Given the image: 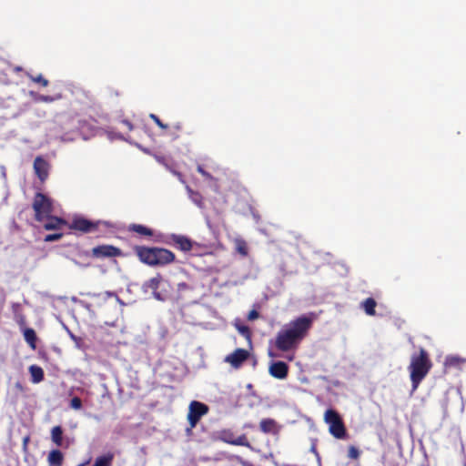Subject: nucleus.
Here are the masks:
<instances>
[{
    "label": "nucleus",
    "instance_id": "dca6fc26",
    "mask_svg": "<svg viewBox=\"0 0 466 466\" xmlns=\"http://www.w3.org/2000/svg\"><path fill=\"white\" fill-rule=\"evenodd\" d=\"M162 281V276L157 274L156 277L151 278L143 284V289L146 290H152L154 297L157 299H160V294L157 292L159 285Z\"/></svg>",
    "mask_w": 466,
    "mask_h": 466
},
{
    "label": "nucleus",
    "instance_id": "a19ab883",
    "mask_svg": "<svg viewBox=\"0 0 466 466\" xmlns=\"http://www.w3.org/2000/svg\"><path fill=\"white\" fill-rule=\"evenodd\" d=\"M183 126L181 123H177L173 126V128L176 130V131H180L182 129Z\"/></svg>",
    "mask_w": 466,
    "mask_h": 466
},
{
    "label": "nucleus",
    "instance_id": "f8f14e48",
    "mask_svg": "<svg viewBox=\"0 0 466 466\" xmlns=\"http://www.w3.org/2000/svg\"><path fill=\"white\" fill-rule=\"evenodd\" d=\"M33 167L35 174L42 182L46 180L49 175L50 165L42 156H37L35 158Z\"/></svg>",
    "mask_w": 466,
    "mask_h": 466
},
{
    "label": "nucleus",
    "instance_id": "2f4dec72",
    "mask_svg": "<svg viewBox=\"0 0 466 466\" xmlns=\"http://www.w3.org/2000/svg\"><path fill=\"white\" fill-rule=\"evenodd\" d=\"M70 407L74 410H80L82 407V400L78 397H74L70 400Z\"/></svg>",
    "mask_w": 466,
    "mask_h": 466
},
{
    "label": "nucleus",
    "instance_id": "20e7f679",
    "mask_svg": "<svg viewBox=\"0 0 466 466\" xmlns=\"http://www.w3.org/2000/svg\"><path fill=\"white\" fill-rule=\"evenodd\" d=\"M68 228L84 234L101 233L112 228V224L104 220H90L84 217H75Z\"/></svg>",
    "mask_w": 466,
    "mask_h": 466
},
{
    "label": "nucleus",
    "instance_id": "2eb2a0df",
    "mask_svg": "<svg viewBox=\"0 0 466 466\" xmlns=\"http://www.w3.org/2000/svg\"><path fill=\"white\" fill-rule=\"evenodd\" d=\"M44 228L46 230H57L67 225V221L62 218L50 214L45 218Z\"/></svg>",
    "mask_w": 466,
    "mask_h": 466
},
{
    "label": "nucleus",
    "instance_id": "ddd939ff",
    "mask_svg": "<svg viewBox=\"0 0 466 466\" xmlns=\"http://www.w3.org/2000/svg\"><path fill=\"white\" fill-rule=\"evenodd\" d=\"M86 296L91 299L90 302L85 304V308L87 309H90L95 306H102L109 298H117L116 294L109 291L103 293H86Z\"/></svg>",
    "mask_w": 466,
    "mask_h": 466
},
{
    "label": "nucleus",
    "instance_id": "6e6552de",
    "mask_svg": "<svg viewBox=\"0 0 466 466\" xmlns=\"http://www.w3.org/2000/svg\"><path fill=\"white\" fill-rule=\"evenodd\" d=\"M156 242H162L167 245H175L178 249L187 252L193 248V242L190 238L183 235L171 234L170 236L164 237L158 235L154 239Z\"/></svg>",
    "mask_w": 466,
    "mask_h": 466
},
{
    "label": "nucleus",
    "instance_id": "5701e85b",
    "mask_svg": "<svg viewBox=\"0 0 466 466\" xmlns=\"http://www.w3.org/2000/svg\"><path fill=\"white\" fill-rule=\"evenodd\" d=\"M114 457L115 455L113 452H107L106 454L97 457L93 466H112Z\"/></svg>",
    "mask_w": 466,
    "mask_h": 466
},
{
    "label": "nucleus",
    "instance_id": "9b49d317",
    "mask_svg": "<svg viewBox=\"0 0 466 466\" xmlns=\"http://www.w3.org/2000/svg\"><path fill=\"white\" fill-rule=\"evenodd\" d=\"M249 352L245 349H237L231 354L225 358V361L229 363L233 368L238 369L248 359Z\"/></svg>",
    "mask_w": 466,
    "mask_h": 466
},
{
    "label": "nucleus",
    "instance_id": "39448f33",
    "mask_svg": "<svg viewBox=\"0 0 466 466\" xmlns=\"http://www.w3.org/2000/svg\"><path fill=\"white\" fill-rule=\"evenodd\" d=\"M32 208L35 211V219L37 222H44L54 211L53 200L46 195L37 192L34 197Z\"/></svg>",
    "mask_w": 466,
    "mask_h": 466
},
{
    "label": "nucleus",
    "instance_id": "c03bdc74",
    "mask_svg": "<svg viewBox=\"0 0 466 466\" xmlns=\"http://www.w3.org/2000/svg\"><path fill=\"white\" fill-rule=\"evenodd\" d=\"M85 464H86V463H82V464H80V465H78V466H84Z\"/></svg>",
    "mask_w": 466,
    "mask_h": 466
},
{
    "label": "nucleus",
    "instance_id": "f3484780",
    "mask_svg": "<svg viewBox=\"0 0 466 466\" xmlns=\"http://www.w3.org/2000/svg\"><path fill=\"white\" fill-rule=\"evenodd\" d=\"M49 466H62L64 462V455L59 450H52L47 456Z\"/></svg>",
    "mask_w": 466,
    "mask_h": 466
},
{
    "label": "nucleus",
    "instance_id": "9d476101",
    "mask_svg": "<svg viewBox=\"0 0 466 466\" xmlns=\"http://www.w3.org/2000/svg\"><path fill=\"white\" fill-rule=\"evenodd\" d=\"M289 365L281 360H272L268 366V373L278 380H284L289 375Z\"/></svg>",
    "mask_w": 466,
    "mask_h": 466
},
{
    "label": "nucleus",
    "instance_id": "b1692460",
    "mask_svg": "<svg viewBox=\"0 0 466 466\" xmlns=\"http://www.w3.org/2000/svg\"><path fill=\"white\" fill-rule=\"evenodd\" d=\"M51 440L57 446H63V429L61 426H55L51 430Z\"/></svg>",
    "mask_w": 466,
    "mask_h": 466
},
{
    "label": "nucleus",
    "instance_id": "393cba45",
    "mask_svg": "<svg viewBox=\"0 0 466 466\" xmlns=\"http://www.w3.org/2000/svg\"><path fill=\"white\" fill-rule=\"evenodd\" d=\"M26 76L33 81L34 83L39 84L43 87H46L48 86L49 81L43 76V75L39 74L37 76H34L30 73H26Z\"/></svg>",
    "mask_w": 466,
    "mask_h": 466
},
{
    "label": "nucleus",
    "instance_id": "f704fd0d",
    "mask_svg": "<svg viewBox=\"0 0 466 466\" xmlns=\"http://www.w3.org/2000/svg\"><path fill=\"white\" fill-rule=\"evenodd\" d=\"M15 388L16 389L17 391L19 392H25L26 391V387L21 382V381H16L15 383Z\"/></svg>",
    "mask_w": 466,
    "mask_h": 466
},
{
    "label": "nucleus",
    "instance_id": "473e14b6",
    "mask_svg": "<svg viewBox=\"0 0 466 466\" xmlns=\"http://www.w3.org/2000/svg\"><path fill=\"white\" fill-rule=\"evenodd\" d=\"M238 331L245 337L249 338L250 337V330L248 327L247 326H239Z\"/></svg>",
    "mask_w": 466,
    "mask_h": 466
},
{
    "label": "nucleus",
    "instance_id": "1a4fd4ad",
    "mask_svg": "<svg viewBox=\"0 0 466 466\" xmlns=\"http://www.w3.org/2000/svg\"><path fill=\"white\" fill-rule=\"evenodd\" d=\"M94 258H115L121 255V250L112 245H100L92 248Z\"/></svg>",
    "mask_w": 466,
    "mask_h": 466
},
{
    "label": "nucleus",
    "instance_id": "e433bc0d",
    "mask_svg": "<svg viewBox=\"0 0 466 466\" xmlns=\"http://www.w3.org/2000/svg\"><path fill=\"white\" fill-rule=\"evenodd\" d=\"M16 322H17V324L19 325V327L21 329L25 328L26 321H25V316H23V315L18 316V318L16 319Z\"/></svg>",
    "mask_w": 466,
    "mask_h": 466
},
{
    "label": "nucleus",
    "instance_id": "4be33fe9",
    "mask_svg": "<svg viewBox=\"0 0 466 466\" xmlns=\"http://www.w3.org/2000/svg\"><path fill=\"white\" fill-rule=\"evenodd\" d=\"M31 95L34 96L35 101L43 102V103H53L56 100L62 99V97H63L61 93H57L56 95L49 96V95H41V94L34 95V93L31 92Z\"/></svg>",
    "mask_w": 466,
    "mask_h": 466
},
{
    "label": "nucleus",
    "instance_id": "37998d69",
    "mask_svg": "<svg viewBox=\"0 0 466 466\" xmlns=\"http://www.w3.org/2000/svg\"><path fill=\"white\" fill-rule=\"evenodd\" d=\"M186 286H187V285H186V283L179 284V287H181V288H184V287H186Z\"/></svg>",
    "mask_w": 466,
    "mask_h": 466
},
{
    "label": "nucleus",
    "instance_id": "423d86ee",
    "mask_svg": "<svg viewBox=\"0 0 466 466\" xmlns=\"http://www.w3.org/2000/svg\"><path fill=\"white\" fill-rule=\"evenodd\" d=\"M324 421L329 425V433L336 439H344L347 430L339 412L333 409H328L324 413Z\"/></svg>",
    "mask_w": 466,
    "mask_h": 466
},
{
    "label": "nucleus",
    "instance_id": "7c9ffc66",
    "mask_svg": "<svg viewBox=\"0 0 466 466\" xmlns=\"http://www.w3.org/2000/svg\"><path fill=\"white\" fill-rule=\"evenodd\" d=\"M63 237L62 233H54V234H48L45 237L46 242H53L61 239Z\"/></svg>",
    "mask_w": 466,
    "mask_h": 466
},
{
    "label": "nucleus",
    "instance_id": "7ed1b4c3",
    "mask_svg": "<svg viewBox=\"0 0 466 466\" xmlns=\"http://www.w3.org/2000/svg\"><path fill=\"white\" fill-rule=\"evenodd\" d=\"M431 368L432 362L425 349L420 348L419 353L411 355L408 370L410 371L412 391H415L418 389L421 381L431 371Z\"/></svg>",
    "mask_w": 466,
    "mask_h": 466
},
{
    "label": "nucleus",
    "instance_id": "72a5a7b5",
    "mask_svg": "<svg viewBox=\"0 0 466 466\" xmlns=\"http://www.w3.org/2000/svg\"><path fill=\"white\" fill-rule=\"evenodd\" d=\"M197 170L199 174H201L203 177H207V178H212L211 175L207 172L202 166L198 165V167H197Z\"/></svg>",
    "mask_w": 466,
    "mask_h": 466
},
{
    "label": "nucleus",
    "instance_id": "4468645a",
    "mask_svg": "<svg viewBox=\"0 0 466 466\" xmlns=\"http://www.w3.org/2000/svg\"><path fill=\"white\" fill-rule=\"evenodd\" d=\"M281 429L282 426L271 418L263 419L259 422V430L265 434H272L274 436H278Z\"/></svg>",
    "mask_w": 466,
    "mask_h": 466
},
{
    "label": "nucleus",
    "instance_id": "a878e982",
    "mask_svg": "<svg viewBox=\"0 0 466 466\" xmlns=\"http://www.w3.org/2000/svg\"><path fill=\"white\" fill-rule=\"evenodd\" d=\"M219 439L228 444H232L235 441V434L230 430H224L219 433Z\"/></svg>",
    "mask_w": 466,
    "mask_h": 466
},
{
    "label": "nucleus",
    "instance_id": "f03ea898",
    "mask_svg": "<svg viewBox=\"0 0 466 466\" xmlns=\"http://www.w3.org/2000/svg\"><path fill=\"white\" fill-rule=\"evenodd\" d=\"M133 249L139 261L149 267L163 268L176 261L175 253L165 248L135 246Z\"/></svg>",
    "mask_w": 466,
    "mask_h": 466
},
{
    "label": "nucleus",
    "instance_id": "4c0bfd02",
    "mask_svg": "<svg viewBox=\"0 0 466 466\" xmlns=\"http://www.w3.org/2000/svg\"><path fill=\"white\" fill-rule=\"evenodd\" d=\"M258 318V312L257 310L253 309L248 313V319L252 320V319H256Z\"/></svg>",
    "mask_w": 466,
    "mask_h": 466
},
{
    "label": "nucleus",
    "instance_id": "bb28decb",
    "mask_svg": "<svg viewBox=\"0 0 466 466\" xmlns=\"http://www.w3.org/2000/svg\"><path fill=\"white\" fill-rule=\"evenodd\" d=\"M233 445L245 446L250 448V443L245 434H241L238 437H235Z\"/></svg>",
    "mask_w": 466,
    "mask_h": 466
},
{
    "label": "nucleus",
    "instance_id": "ea45409f",
    "mask_svg": "<svg viewBox=\"0 0 466 466\" xmlns=\"http://www.w3.org/2000/svg\"><path fill=\"white\" fill-rule=\"evenodd\" d=\"M122 123L128 128V130L133 129V125L129 120H123Z\"/></svg>",
    "mask_w": 466,
    "mask_h": 466
},
{
    "label": "nucleus",
    "instance_id": "412c9836",
    "mask_svg": "<svg viewBox=\"0 0 466 466\" xmlns=\"http://www.w3.org/2000/svg\"><path fill=\"white\" fill-rule=\"evenodd\" d=\"M376 306L377 302L373 298H367L360 303V308L368 316L376 315Z\"/></svg>",
    "mask_w": 466,
    "mask_h": 466
},
{
    "label": "nucleus",
    "instance_id": "cd10ccee",
    "mask_svg": "<svg viewBox=\"0 0 466 466\" xmlns=\"http://www.w3.org/2000/svg\"><path fill=\"white\" fill-rule=\"evenodd\" d=\"M360 456V451L358 448L351 445L349 447L348 450V457L352 460H358Z\"/></svg>",
    "mask_w": 466,
    "mask_h": 466
},
{
    "label": "nucleus",
    "instance_id": "0eeeda50",
    "mask_svg": "<svg viewBox=\"0 0 466 466\" xmlns=\"http://www.w3.org/2000/svg\"><path fill=\"white\" fill-rule=\"evenodd\" d=\"M209 411V408L207 404L192 400L188 406L187 421L189 427L187 429V432H190L199 422L201 418L207 415Z\"/></svg>",
    "mask_w": 466,
    "mask_h": 466
},
{
    "label": "nucleus",
    "instance_id": "6ab92c4d",
    "mask_svg": "<svg viewBox=\"0 0 466 466\" xmlns=\"http://www.w3.org/2000/svg\"><path fill=\"white\" fill-rule=\"evenodd\" d=\"M24 339L26 343L30 346L32 350L36 349V333L32 328H24L23 329Z\"/></svg>",
    "mask_w": 466,
    "mask_h": 466
},
{
    "label": "nucleus",
    "instance_id": "a211bd4d",
    "mask_svg": "<svg viewBox=\"0 0 466 466\" xmlns=\"http://www.w3.org/2000/svg\"><path fill=\"white\" fill-rule=\"evenodd\" d=\"M127 230L129 232H135L140 236H145V237H153L154 236V231L144 226V225H141V224H130L127 228Z\"/></svg>",
    "mask_w": 466,
    "mask_h": 466
},
{
    "label": "nucleus",
    "instance_id": "58836bf2",
    "mask_svg": "<svg viewBox=\"0 0 466 466\" xmlns=\"http://www.w3.org/2000/svg\"><path fill=\"white\" fill-rule=\"evenodd\" d=\"M29 441H30V437L28 435L24 437V439H23V450H24V451H27V446H28Z\"/></svg>",
    "mask_w": 466,
    "mask_h": 466
},
{
    "label": "nucleus",
    "instance_id": "79ce46f5",
    "mask_svg": "<svg viewBox=\"0 0 466 466\" xmlns=\"http://www.w3.org/2000/svg\"><path fill=\"white\" fill-rule=\"evenodd\" d=\"M15 70V71H21V70H22V68H21L20 66H16Z\"/></svg>",
    "mask_w": 466,
    "mask_h": 466
},
{
    "label": "nucleus",
    "instance_id": "c756f323",
    "mask_svg": "<svg viewBox=\"0 0 466 466\" xmlns=\"http://www.w3.org/2000/svg\"><path fill=\"white\" fill-rule=\"evenodd\" d=\"M149 117L155 122V124L161 128L162 130H167L168 128V125L164 124L161 119L155 114H150Z\"/></svg>",
    "mask_w": 466,
    "mask_h": 466
},
{
    "label": "nucleus",
    "instance_id": "f257e3e1",
    "mask_svg": "<svg viewBox=\"0 0 466 466\" xmlns=\"http://www.w3.org/2000/svg\"><path fill=\"white\" fill-rule=\"evenodd\" d=\"M316 316L314 313L300 315L282 326L275 339L270 341L268 356L271 359L280 357V352L295 351L307 338L311 329Z\"/></svg>",
    "mask_w": 466,
    "mask_h": 466
},
{
    "label": "nucleus",
    "instance_id": "aec40b11",
    "mask_svg": "<svg viewBox=\"0 0 466 466\" xmlns=\"http://www.w3.org/2000/svg\"><path fill=\"white\" fill-rule=\"evenodd\" d=\"M29 373L31 375V380L33 383H39L44 380L45 374L44 370L40 366L31 365L28 368Z\"/></svg>",
    "mask_w": 466,
    "mask_h": 466
},
{
    "label": "nucleus",
    "instance_id": "c9c22d12",
    "mask_svg": "<svg viewBox=\"0 0 466 466\" xmlns=\"http://www.w3.org/2000/svg\"><path fill=\"white\" fill-rule=\"evenodd\" d=\"M236 460L238 462V464H240L241 466H254L251 462L244 460L243 458H241L239 456H237Z\"/></svg>",
    "mask_w": 466,
    "mask_h": 466
},
{
    "label": "nucleus",
    "instance_id": "c85d7f7f",
    "mask_svg": "<svg viewBox=\"0 0 466 466\" xmlns=\"http://www.w3.org/2000/svg\"><path fill=\"white\" fill-rule=\"evenodd\" d=\"M237 251L242 256L248 255V247L247 243L244 240H238L237 242Z\"/></svg>",
    "mask_w": 466,
    "mask_h": 466
}]
</instances>
